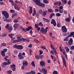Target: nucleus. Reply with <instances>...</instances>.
<instances>
[{
  "label": "nucleus",
  "mask_w": 74,
  "mask_h": 74,
  "mask_svg": "<svg viewBox=\"0 0 74 74\" xmlns=\"http://www.w3.org/2000/svg\"><path fill=\"white\" fill-rule=\"evenodd\" d=\"M70 49L71 50H73L74 49V46H72L70 47Z\"/></svg>",
  "instance_id": "53"
},
{
  "label": "nucleus",
  "mask_w": 74,
  "mask_h": 74,
  "mask_svg": "<svg viewBox=\"0 0 74 74\" xmlns=\"http://www.w3.org/2000/svg\"><path fill=\"white\" fill-rule=\"evenodd\" d=\"M12 29H13V28L11 26H9L8 28V30H9V33H11V31L12 30Z\"/></svg>",
  "instance_id": "16"
},
{
  "label": "nucleus",
  "mask_w": 74,
  "mask_h": 74,
  "mask_svg": "<svg viewBox=\"0 0 74 74\" xmlns=\"http://www.w3.org/2000/svg\"><path fill=\"white\" fill-rule=\"evenodd\" d=\"M51 21H52L51 22V24L53 25L54 26H56V23L55 20L53 19H52L51 20Z\"/></svg>",
  "instance_id": "11"
},
{
  "label": "nucleus",
  "mask_w": 74,
  "mask_h": 74,
  "mask_svg": "<svg viewBox=\"0 0 74 74\" xmlns=\"http://www.w3.org/2000/svg\"><path fill=\"white\" fill-rule=\"evenodd\" d=\"M40 32L42 34H44L47 33V30H45V29L44 27H42L41 28Z\"/></svg>",
  "instance_id": "6"
},
{
  "label": "nucleus",
  "mask_w": 74,
  "mask_h": 74,
  "mask_svg": "<svg viewBox=\"0 0 74 74\" xmlns=\"http://www.w3.org/2000/svg\"><path fill=\"white\" fill-rule=\"evenodd\" d=\"M61 30L62 33H67V29L65 25H63L61 27Z\"/></svg>",
  "instance_id": "5"
},
{
  "label": "nucleus",
  "mask_w": 74,
  "mask_h": 74,
  "mask_svg": "<svg viewBox=\"0 0 74 74\" xmlns=\"http://www.w3.org/2000/svg\"><path fill=\"white\" fill-rule=\"evenodd\" d=\"M2 14L3 15V16H5L6 19H8L9 18V14L8 13V12L7 11H2Z\"/></svg>",
  "instance_id": "2"
},
{
  "label": "nucleus",
  "mask_w": 74,
  "mask_h": 74,
  "mask_svg": "<svg viewBox=\"0 0 74 74\" xmlns=\"http://www.w3.org/2000/svg\"><path fill=\"white\" fill-rule=\"evenodd\" d=\"M38 26H41L42 27H43V24L41 22H40L39 24H38Z\"/></svg>",
  "instance_id": "31"
},
{
  "label": "nucleus",
  "mask_w": 74,
  "mask_h": 74,
  "mask_svg": "<svg viewBox=\"0 0 74 74\" xmlns=\"http://www.w3.org/2000/svg\"><path fill=\"white\" fill-rule=\"evenodd\" d=\"M33 12L32 14V16H34L36 14V8H34L33 10Z\"/></svg>",
  "instance_id": "22"
},
{
  "label": "nucleus",
  "mask_w": 74,
  "mask_h": 74,
  "mask_svg": "<svg viewBox=\"0 0 74 74\" xmlns=\"http://www.w3.org/2000/svg\"><path fill=\"white\" fill-rule=\"evenodd\" d=\"M58 72L56 71H53V74H58Z\"/></svg>",
  "instance_id": "51"
},
{
  "label": "nucleus",
  "mask_w": 74,
  "mask_h": 74,
  "mask_svg": "<svg viewBox=\"0 0 74 74\" xmlns=\"http://www.w3.org/2000/svg\"><path fill=\"white\" fill-rule=\"evenodd\" d=\"M70 51V49L68 48V49H66V52H69Z\"/></svg>",
  "instance_id": "63"
},
{
  "label": "nucleus",
  "mask_w": 74,
  "mask_h": 74,
  "mask_svg": "<svg viewBox=\"0 0 74 74\" xmlns=\"http://www.w3.org/2000/svg\"><path fill=\"white\" fill-rule=\"evenodd\" d=\"M73 40L72 38H71L70 40L68 41V45L69 47H71V45H72L73 44Z\"/></svg>",
  "instance_id": "8"
},
{
  "label": "nucleus",
  "mask_w": 74,
  "mask_h": 74,
  "mask_svg": "<svg viewBox=\"0 0 74 74\" xmlns=\"http://www.w3.org/2000/svg\"><path fill=\"white\" fill-rule=\"evenodd\" d=\"M34 3L37 5L40 6V7H43V8L45 7V4L42 3V2H41V1L36 2Z\"/></svg>",
  "instance_id": "1"
},
{
  "label": "nucleus",
  "mask_w": 74,
  "mask_h": 74,
  "mask_svg": "<svg viewBox=\"0 0 74 74\" xmlns=\"http://www.w3.org/2000/svg\"><path fill=\"white\" fill-rule=\"evenodd\" d=\"M65 20L66 22H70V19L69 17L65 18Z\"/></svg>",
  "instance_id": "23"
},
{
  "label": "nucleus",
  "mask_w": 74,
  "mask_h": 74,
  "mask_svg": "<svg viewBox=\"0 0 74 74\" xmlns=\"http://www.w3.org/2000/svg\"><path fill=\"white\" fill-rule=\"evenodd\" d=\"M47 10H45L43 11V13H42V15L43 16H45L47 15Z\"/></svg>",
  "instance_id": "18"
},
{
  "label": "nucleus",
  "mask_w": 74,
  "mask_h": 74,
  "mask_svg": "<svg viewBox=\"0 0 74 74\" xmlns=\"http://www.w3.org/2000/svg\"><path fill=\"white\" fill-rule=\"evenodd\" d=\"M12 71L10 70H8L7 71V73H8V74H11L12 73Z\"/></svg>",
  "instance_id": "34"
},
{
  "label": "nucleus",
  "mask_w": 74,
  "mask_h": 74,
  "mask_svg": "<svg viewBox=\"0 0 74 74\" xmlns=\"http://www.w3.org/2000/svg\"><path fill=\"white\" fill-rule=\"evenodd\" d=\"M19 22V21L18 19H16L14 20V23H18Z\"/></svg>",
  "instance_id": "42"
},
{
  "label": "nucleus",
  "mask_w": 74,
  "mask_h": 74,
  "mask_svg": "<svg viewBox=\"0 0 74 74\" xmlns=\"http://www.w3.org/2000/svg\"><path fill=\"white\" fill-rule=\"evenodd\" d=\"M62 2L64 4H66V3H67V1L66 0H62Z\"/></svg>",
  "instance_id": "46"
},
{
  "label": "nucleus",
  "mask_w": 74,
  "mask_h": 74,
  "mask_svg": "<svg viewBox=\"0 0 74 74\" xmlns=\"http://www.w3.org/2000/svg\"><path fill=\"white\" fill-rule=\"evenodd\" d=\"M59 13H60L61 14L63 13V10H59Z\"/></svg>",
  "instance_id": "45"
},
{
  "label": "nucleus",
  "mask_w": 74,
  "mask_h": 74,
  "mask_svg": "<svg viewBox=\"0 0 74 74\" xmlns=\"http://www.w3.org/2000/svg\"><path fill=\"white\" fill-rule=\"evenodd\" d=\"M7 36V34H3L2 35L3 37H6Z\"/></svg>",
  "instance_id": "60"
},
{
  "label": "nucleus",
  "mask_w": 74,
  "mask_h": 74,
  "mask_svg": "<svg viewBox=\"0 0 74 74\" xmlns=\"http://www.w3.org/2000/svg\"><path fill=\"white\" fill-rule=\"evenodd\" d=\"M31 64L33 66H35V64H34V61H32L31 62Z\"/></svg>",
  "instance_id": "50"
},
{
  "label": "nucleus",
  "mask_w": 74,
  "mask_h": 74,
  "mask_svg": "<svg viewBox=\"0 0 74 74\" xmlns=\"http://www.w3.org/2000/svg\"><path fill=\"white\" fill-rule=\"evenodd\" d=\"M17 15H18L16 13H13L12 16V18H13L15 16H17Z\"/></svg>",
  "instance_id": "32"
},
{
  "label": "nucleus",
  "mask_w": 74,
  "mask_h": 74,
  "mask_svg": "<svg viewBox=\"0 0 74 74\" xmlns=\"http://www.w3.org/2000/svg\"><path fill=\"white\" fill-rule=\"evenodd\" d=\"M62 61L63 62V63L65 67H66V61H65L64 58V57H63V56H62Z\"/></svg>",
  "instance_id": "20"
},
{
  "label": "nucleus",
  "mask_w": 74,
  "mask_h": 74,
  "mask_svg": "<svg viewBox=\"0 0 74 74\" xmlns=\"http://www.w3.org/2000/svg\"><path fill=\"white\" fill-rule=\"evenodd\" d=\"M22 30L23 32H25V33H26V32H27V31L26 30V29L23 28H22Z\"/></svg>",
  "instance_id": "48"
},
{
  "label": "nucleus",
  "mask_w": 74,
  "mask_h": 74,
  "mask_svg": "<svg viewBox=\"0 0 74 74\" xmlns=\"http://www.w3.org/2000/svg\"><path fill=\"white\" fill-rule=\"evenodd\" d=\"M14 8L16 10L19 11L20 10V7L19 6H16V4H15L14 5Z\"/></svg>",
  "instance_id": "15"
},
{
  "label": "nucleus",
  "mask_w": 74,
  "mask_h": 74,
  "mask_svg": "<svg viewBox=\"0 0 74 74\" xmlns=\"http://www.w3.org/2000/svg\"><path fill=\"white\" fill-rule=\"evenodd\" d=\"M70 37V36H68L66 37H65V38L64 39V41H69V38Z\"/></svg>",
  "instance_id": "24"
},
{
  "label": "nucleus",
  "mask_w": 74,
  "mask_h": 74,
  "mask_svg": "<svg viewBox=\"0 0 74 74\" xmlns=\"http://www.w3.org/2000/svg\"><path fill=\"white\" fill-rule=\"evenodd\" d=\"M45 62L44 61H41L40 62V64L41 66H45L46 64Z\"/></svg>",
  "instance_id": "13"
},
{
  "label": "nucleus",
  "mask_w": 74,
  "mask_h": 74,
  "mask_svg": "<svg viewBox=\"0 0 74 74\" xmlns=\"http://www.w3.org/2000/svg\"><path fill=\"white\" fill-rule=\"evenodd\" d=\"M7 51V49L5 48L1 51V55L3 57H4L5 56V53Z\"/></svg>",
  "instance_id": "7"
},
{
  "label": "nucleus",
  "mask_w": 74,
  "mask_h": 74,
  "mask_svg": "<svg viewBox=\"0 0 74 74\" xmlns=\"http://www.w3.org/2000/svg\"><path fill=\"white\" fill-rule=\"evenodd\" d=\"M18 26H19V24L18 23H15L13 26V27L14 29H17L18 28Z\"/></svg>",
  "instance_id": "19"
},
{
  "label": "nucleus",
  "mask_w": 74,
  "mask_h": 74,
  "mask_svg": "<svg viewBox=\"0 0 74 74\" xmlns=\"http://www.w3.org/2000/svg\"><path fill=\"white\" fill-rule=\"evenodd\" d=\"M1 45H3V46H4V47L6 46V44L5 43H3L1 44Z\"/></svg>",
  "instance_id": "58"
},
{
  "label": "nucleus",
  "mask_w": 74,
  "mask_h": 74,
  "mask_svg": "<svg viewBox=\"0 0 74 74\" xmlns=\"http://www.w3.org/2000/svg\"><path fill=\"white\" fill-rule=\"evenodd\" d=\"M42 19L44 22H45L46 23H49V22H50V21L48 19L45 18L44 17L42 18Z\"/></svg>",
  "instance_id": "14"
},
{
  "label": "nucleus",
  "mask_w": 74,
  "mask_h": 74,
  "mask_svg": "<svg viewBox=\"0 0 74 74\" xmlns=\"http://www.w3.org/2000/svg\"><path fill=\"white\" fill-rule=\"evenodd\" d=\"M57 26L58 27H60L62 26V25L59 23H57Z\"/></svg>",
  "instance_id": "35"
},
{
  "label": "nucleus",
  "mask_w": 74,
  "mask_h": 74,
  "mask_svg": "<svg viewBox=\"0 0 74 74\" xmlns=\"http://www.w3.org/2000/svg\"><path fill=\"white\" fill-rule=\"evenodd\" d=\"M39 71L40 73H42V69H39Z\"/></svg>",
  "instance_id": "64"
},
{
  "label": "nucleus",
  "mask_w": 74,
  "mask_h": 74,
  "mask_svg": "<svg viewBox=\"0 0 74 74\" xmlns=\"http://www.w3.org/2000/svg\"><path fill=\"white\" fill-rule=\"evenodd\" d=\"M30 72L31 74H36V72L33 70H32Z\"/></svg>",
  "instance_id": "43"
},
{
  "label": "nucleus",
  "mask_w": 74,
  "mask_h": 74,
  "mask_svg": "<svg viewBox=\"0 0 74 74\" xmlns=\"http://www.w3.org/2000/svg\"><path fill=\"white\" fill-rule=\"evenodd\" d=\"M39 53H40L39 55H40H40H42V53H43V51H42V50H39Z\"/></svg>",
  "instance_id": "39"
},
{
  "label": "nucleus",
  "mask_w": 74,
  "mask_h": 74,
  "mask_svg": "<svg viewBox=\"0 0 74 74\" xmlns=\"http://www.w3.org/2000/svg\"><path fill=\"white\" fill-rule=\"evenodd\" d=\"M14 36V34H8L9 37H10L11 38H12V36Z\"/></svg>",
  "instance_id": "29"
},
{
  "label": "nucleus",
  "mask_w": 74,
  "mask_h": 74,
  "mask_svg": "<svg viewBox=\"0 0 74 74\" xmlns=\"http://www.w3.org/2000/svg\"><path fill=\"white\" fill-rule=\"evenodd\" d=\"M42 10L40 9L39 10V13L40 14H42Z\"/></svg>",
  "instance_id": "40"
},
{
  "label": "nucleus",
  "mask_w": 74,
  "mask_h": 74,
  "mask_svg": "<svg viewBox=\"0 0 74 74\" xmlns=\"http://www.w3.org/2000/svg\"><path fill=\"white\" fill-rule=\"evenodd\" d=\"M40 59H42L43 58H44V56L43 55H42L40 56Z\"/></svg>",
  "instance_id": "62"
},
{
  "label": "nucleus",
  "mask_w": 74,
  "mask_h": 74,
  "mask_svg": "<svg viewBox=\"0 0 74 74\" xmlns=\"http://www.w3.org/2000/svg\"><path fill=\"white\" fill-rule=\"evenodd\" d=\"M53 50L55 55H57V52H56V50L55 49H54Z\"/></svg>",
  "instance_id": "59"
},
{
  "label": "nucleus",
  "mask_w": 74,
  "mask_h": 74,
  "mask_svg": "<svg viewBox=\"0 0 74 74\" xmlns=\"http://www.w3.org/2000/svg\"><path fill=\"white\" fill-rule=\"evenodd\" d=\"M21 40H22L23 41H26V39L25 38H21Z\"/></svg>",
  "instance_id": "52"
},
{
  "label": "nucleus",
  "mask_w": 74,
  "mask_h": 74,
  "mask_svg": "<svg viewBox=\"0 0 74 74\" xmlns=\"http://www.w3.org/2000/svg\"><path fill=\"white\" fill-rule=\"evenodd\" d=\"M61 16V14L59 13H57L56 14V16L58 17H59Z\"/></svg>",
  "instance_id": "37"
},
{
  "label": "nucleus",
  "mask_w": 74,
  "mask_h": 74,
  "mask_svg": "<svg viewBox=\"0 0 74 74\" xmlns=\"http://www.w3.org/2000/svg\"><path fill=\"white\" fill-rule=\"evenodd\" d=\"M47 11L49 12H53V10L51 8H49L48 9Z\"/></svg>",
  "instance_id": "30"
},
{
  "label": "nucleus",
  "mask_w": 74,
  "mask_h": 74,
  "mask_svg": "<svg viewBox=\"0 0 74 74\" xmlns=\"http://www.w3.org/2000/svg\"><path fill=\"white\" fill-rule=\"evenodd\" d=\"M18 57L19 59L20 60H21L22 59H24V57L22 55V53H20L18 55Z\"/></svg>",
  "instance_id": "9"
},
{
  "label": "nucleus",
  "mask_w": 74,
  "mask_h": 74,
  "mask_svg": "<svg viewBox=\"0 0 74 74\" xmlns=\"http://www.w3.org/2000/svg\"><path fill=\"white\" fill-rule=\"evenodd\" d=\"M34 41L35 42H37V43H38L39 42H40V41H38V40L37 39H34Z\"/></svg>",
  "instance_id": "41"
},
{
  "label": "nucleus",
  "mask_w": 74,
  "mask_h": 74,
  "mask_svg": "<svg viewBox=\"0 0 74 74\" xmlns=\"http://www.w3.org/2000/svg\"><path fill=\"white\" fill-rule=\"evenodd\" d=\"M68 36H69V37H72V36L73 37H74V32H72L70 33V35H69Z\"/></svg>",
  "instance_id": "25"
},
{
  "label": "nucleus",
  "mask_w": 74,
  "mask_h": 74,
  "mask_svg": "<svg viewBox=\"0 0 74 74\" xmlns=\"http://www.w3.org/2000/svg\"><path fill=\"white\" fill-rule=\"evenodd\" d=\"M40 56L38 55H35V57L36 59L37 60H39L40 59Z\"/></svg>",
  "instance_id": "27"
},
{
  "label": "nucleus",
  "mask_w": 74,
  "mask_h": 74,
  "mask_svg": "<svg viewBox=\"0 0 74 74\" xmlns=\"http://www.w3.org/2000/svg\"><path fill=\"white\" fill-rule=\"evenodd\" d=\"M29 13L30 14H32V12H33V9L32 7L30 6H29Z\"/></svg>",
  "instance_id": "21"
},
{
  "label": "nucleus",
  "mask_w": 74,
  "mask_h": 74,
  "mask_svg": "<svg viewBox=\"0 0 74 74\" xmlns=\"http://www.w3.org/2000/svg\"><path fill=\"white\" fill-rule=\"evenodd\" d=\"M7 65V63L6 62H3L2 64V67H5V66Z\"/></svg>",
  "instance_id": "26"
},
{
  "label": "nucleus",
  "mask_w": 74,
  "mask_h": 74,
  "mask_svg": "<svg viewBox=\"0 0 74 74\" xmlns=\"http://www.w3.org/2000/svg\"><path fill=\"white\" fill-rule=\"evenodd\" d=\"M55 13H51V15H50V19H52V16H55Z\"/></svg>",
  "instance_id": "28"
},
{
  "label": "nucleus",
  "mask_w": 74,
  "mask_h": 74,
  "mask_svg": "<svg viewBox=\"0 0 74 74\" xmlns=\"http://www.w3.org/2000/svg\"><path fill=\"white\" fill-rule=\"evenodd\" d=\"M23 37H22V36L21 35H19L17 37V38L18 39L14 40L13 42H20L21 40V39H20Z\"/></svg>",
  "instance_id": "4"
},
{
  "label": "nucleus",
  "mask_w": 74,
  "mask_h": 74,
  "mask_svg": "<svg viewBox=\"0 0 74 74\" xmlns=\"http://www.w3.org/2000/svg\"><path fill=\"white\" fill-rule=\"evenodd\" d=\"M4 22H10V20L8 19H5L3 21Z\"/></svg>",
  "instance_id": "38"
},
{
  "label": "nucleus",
  "mask_w": 74,
  "mask_h": 74,
  "mask_svg": "<svg viewBox=\"0 0 74 74\" xmlns=\"http://www.w3.org/2000/svg\"><path fill=\"white\" fill-rule=\"evenodd\" d=\"M32 1L34 2V3L35 2L41 1V0H32Z\"/></svg>",
  "instance_id": "47"
},
{
  "label": "nucleus",
  "mask_w": 74,
  "mask_h": 74,
  "mask_svg": "<svg viewBox=\"0 0 74 74\" xmlns=\"http://www.w3.org/2000/svg\"><path fill=\"white\" fill-rule=\"evenodd\" d=\"M43 73L44 74H46L47 73V70L46 68H42Z\"/></svg>",
  "instance_id": "17"
},
{
  "label": "nucleus",
  "mask_w": 74,
  "mask_h": 74,
  "mask_svg": "<svg viewBox=\"0 0 74 74\" xmlns=\"http://www.w3.org/2000/svg\"><path fill=\"white\" fill-rule=\"evenodd\" d=\"M15 65H14V64H12L10 66V67L12 68V70L14 71H15L16 70V68H15Z\"/></svg>",
  "instance_id": "10"
},
{
  "label": "nucleus",
  "mask_w": 74,
  "mask_h": 74,
  "mask_svg": "<svg viewBox=\"0 0 74 74\" xmlns=\"http://www.w3.org/2000/svg\"><path fill=\"white\" fill-rule=\"evenodd\" d=\"M38 24H35V26L36 28H37L38 27Z\"/></svg>",
  "instance_id": "61"
},
{
  "label": "nucleus",
  "mask_w": 74,
  "mask_h": 74,
  "mask_svg": "<svg viewBox=\"0 0 74 74\" xmlns=\"http://www.w3.org/2000/svg\"><path fill=\"white\" fill-rule=\"evenodd\" d=\"M14 48L17 49L21 50L23 48V46L22 45H18L16 44H15L13 46Z\"/></svg>",
  "instance_id": "3"
},
{
  "label": "nucleus",
  "mask_w": 74,
  "mask_h": 74,
  "mask_svg": "<svg viewBox=\"0 0 74 74\" xmlns=\"http://www.w3.org/2000/svg\"><path fill=\"white\" fill-rule=\"evenodd\" d=\"M23 66H27L28 65V62L27 61H24L23 62Z\"/></svg>",
  "instance_id": "12"
},
{
  "label": "nucleus",
  "mask_w": 74,
  "mask_h": 74,
  "mask_svg": "<svg viewBox=\"0 0 74 74\" xmlns=\"http://www.w3.org/2000/svg\"><path fill=\"white\" fill-rule=\"evenodd\" d=\"M55 12H58L59 10L58 9H55Z\"/></svg>",
  "instance_id": "56"
},
{
  "label": "nucleus",
  "mask_w": 74,
  "mask_h": 74,
  "mask_svg": "<svg viewBox=\"0 0 74 74\" xmlns=\"http://www.w3.org/2000/svg\"><path fill=\"white\" fill-rule=\"evenodd\" d=\"M9 25H8V24H7L5 26V28L6 29H8V27H9Z\"/></svg>",
  "instance_id": "55"
},
{
  "label": "nucleus",
  "mask_w": 74,
  "mask_h": 74,
  "mask_svg": "<svg viewBox=\"0 0 74 74\" xmlns=\"http://www.w3.org/2000/svg\"><path fill=\"white\" fill-rule=\"evenodd\" d=\"M6 63L7 65H9V64H10L11 63L10 61H8V62H6Z\"/></svg>",
  "instance_id": "49"
},
{
  "label": "nucleus",
  "mask_w": 74,
  "mask_h": 74,
  "mask_svg": "<svg viewBox=\"0 0 74 74\" xmlns=\"http://www.w3.org/2000/svg\"><path fill=\"white\" fill-rule=\"evenodd\" d=\"M29 32L31 36H33V35H32V34H33V31L32 30H30L29 31Z\"/></svg>",
  "instance_id": "44"
},
{
  "label": "nucleus",
  "mask_w": 74,
  "mask_h": 74,
  "mask_svg": "<svg viewBox=\"0 0 74 74\" xmlns=\"http://www.w3.org/2000/svg\"><path fill=\"white\" fill-rule=\"evenodd\" d=\"M41 48H42V49H46L47 48L45 46H41Z\"/></svg>",
  "instance_id": "57"
},
{
  "label": "nucleus",
  "mask_w": 74,
  "mask_h": 74,
  "mask_svg": "<svg viewBox=\"0 0 74 74\" xmlns=\"http://www.w3.org/2000/svg\"><path fill=\"white\" fill-rule=\"evenodd\" d=\"M10 12L11 13H14V12H15V10H10Z\"/></svg>",
  "instance_id": "54"
},
{
  "label": "nucleus",
  "mask_w": 74,
  "mask_h": 74,
  "mask_svg": "<svg viewBox=\"0 0 74 74\" xmlns=\"http://www.w3.org/2000/svg\"><path fill=\"white\" fill-rule=\"evenodd\" d=\"M43 3H45V4H48L49 3V2L47 0H43Z\"/></svg>",
  "instance_id": "33"
},
{
  "label": "nucleus",
  "mask_w": 74,
  "mask_h": 74,
  "mask_svg": "<svg viewBox=\"0 0 74 74\" xmlns=\"http://www.w3.org/2000/svg\"><path fill=\"white\" fill-rule=\"evenodd\" d=\"M50 46L51 47V48L52 49H53V50H54L55 48H54V47H53V44H52V43H51Z\"/></svg>",
  "instance_id": "36"
}]
</instances>
